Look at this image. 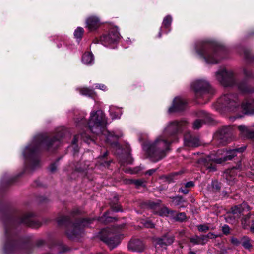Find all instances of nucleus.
Returning <instances> with one entry per match:
<instances>
[{
    "label": "nucleus",
    "mask_w": 254,
    "mask_h": 254,
    "mask_svg": "<svg viewBox=\"0 0 254 254\" xmlns=\"http://www.w3.org/2000/svg\"><path fill=\"white\" fill-rule=\"evenodd\" d=\"M187 125L188 122L185 119L169 122L161 136L157 138L154 142L146 140L142 144L146 157L154 162L164 157L167 151L169 149L170 144L173 141L168 138L181 133L186 129Z\"/></svg>",
    "instance_id": "obj_1"
},
{
    "label": "nucleus",
    "mask_w": 254,
    "mask_h": 254,
    "mask_svg": "<svg viewBox=\"0 0 254 254\" xmlns=\"http://www.w3.org/2000/svg\"><path fill=\"white\" fill-rule=\"evenodd\" d=\"M75 122L77 126L79 127L83 125L85 127L89 128L93 133L97 135L100 134L105 135L107 142L111 143L113 147L120 148V146L117 140L122 136V134L121 133L117 134L114 132H110L106 131L107 119L102 111L98 110L96 112H91L88 123L83 118L80 120H77Z\"/></svg>",
    "instance_id": "obj_2"
},
{
    "label": "nucleus",
    "mask_w": 254,
    "mask_h": 254,
    "mask_svg": "<svg viewBox=\"0 0 254 254\" xmlns=\"http://www.w3.org/2000/svg\"><path fill=\"white\" fill-rule=\"evenodd\" d=\"M59 143V139L54 138L49 141L46 136L39 134L34 138L31 144L26 146L23 151L22 154L25 163L31 170H33L40 166V160L38 155V151L42 145L49 149L51 146L57 147Z\"/></svg>",
    "instance_id": "obj_3"
},
{
    "label": "nucleus",
    "mask_w": 254,
    "mask_h": 254,
    "mask_svg": "<svg viewBox=\"0 0 254 254\" xmlns=\"http://www.w3.org/2000/svg\"><path fill=\"white\" fill-rule=\"evenodd\" d=\"M223 48L215 44L200 42L195 47L196 52L208 64L217 63L221 57Z\"/></svg>",
    "instance_id": "obj_4"
},
{
    "label": "nucleus",
    "mask_w": 254,
    "mask_h": 254,
    "mask_svg": "<svg viewBox=\"0 0 254 254\" xmlns=\"http://www.w3.org/2000/svg\"><path fill=\"white\" fill-rule=\"evenodd\" d=\"M246 149V147L229 150H218L216 154H211L201 160L202 164L210 171L216 170L214 164H221L224 161L232 159L236 156L237 152H243Z\"/></svg>",
    "instance_id": "obj_5"
},
{
    "label": "nucleus",
    "mask_w": 254,
    "mask_h": 254,
    "mask_svg": "<svg viewBox=\"0 0 254 254\" xmlns=\"http://www.w3.org/2000/svg\"><path fill=\"white\" fill-rule=\"evenodd\" d=\"M100 237L101 240L106 243L111 249L116 247L120 243L121 236L110 228L102 230Z\"/></svg>",
    "instance_id": "obj_6"
},
{
    "label": "nucleus",
    "mask_w": 254,
    "mask_h": 254,
    "mask_svg": "<svg viewBox=\"0 0 254 254\" xmlns=\"http://www.w3.org/2000/svg\"><path fill=\"white\" fill-rule=\"evenodd\" d=\"M217 104L218 107L227 108L232 111L239 107V105L238 97L234 94L224 95L218 100Z\"/></svg>",
    "instance_id": "obj_7"
},
{
    "label": "nucleus",
    "mask_w": 254,
    "mask_h": 254,
    "mask_svg": "<svg viewBox=\"0 0 254 254\" xmlns=\"http://www.w3.org/2000/svg\"><path fill=\"white\" fill-rule=\"evenodd\" d=\"M216 77L219 82L224 86H232L235 82L233 71L227 70L225 68L218 70L216 72Z\"/></svg>",
    "instance_id": "obj_8"
},
{
    "label": "nucleus",
    "mask_w": 254,
    "mask_h": 254,
    "mask_svg": "<svg viewBox=\"0 0 254 254\" xmlns=\"http://www.w3.org/2000/svg\"><path fill=\"white\" fill-rule=\"evenodd\" d=\"M91 223L90 219H84L75 223H69L67 227L66 234L68 237H76L85 227H88Z\"/></svg>",
    "instance_id": "obj_9"
},
{
    "label": "nucleus",
    "mask_w": 254,
    "mask_h": 254,
    "mask_svg": "<svg viewBox=\"0 0 254 254\" xmlns=\"http://www.w3.org/2000/svg\"><path fill=\"white\" fill-rule=\"evenodd\" d=\"M249 206L246 203L236 206L232 208V211L228 212L225 217L226 221L229 223H233L240 217L242 212L245 209L249 210Z\"/></svg>",
    "instance_id": "obj_10"
},
{
    "label": "nucleus",
    "mask_w": 254,
    "mask_h": 254,
    "mask_svg": "<svg viewBox=\"0 0 254 254\" xmlns=\"http://www.w3.org/2000/svg\"><path fill=\"white\" fill-rule=\"evenodd\" d=\"M197 96L203 97L209 94L210 87L209 83L204 80H196L191 84Z\"/></svg>",
    "instance_id": "obj_11"
},
{
    "label": "nucleus",
    "mask_w": 254,
    "mask_h": 254,
    "mask_svg": "<svg viewBox=\"0 0 254 254\" xmlns=\"http://www.w3.org/2000/svg\"><path fill=\"white\" fill-rule=\"evenodd\" d=\"M120 38L118 28L115 27L111 29L108 35L102 36L100 40L102 45L106 47H109L112 44L116 43Z\"/></svg>",
    "instance_id": "obj_12"
},
{
    "label": "nucleus",
    "mask_w": 254,
    "mask_h": 254,
    "mask_svg": "<svg viewBox=\"0 0 254 254\" xmlns=\"http://www.w3.org/2000/svg\"><path fill=\"white\" fill-rule=\"evenodd\" d=\"M186 103L184 98L176 97L174 99L172 106L169 108L168 112L171 113L182 111L185 109Z\"/></svg>",
    "instance_id": "obj_13"
},
{
    "label": "nucleus",
    "mask_w": 254,
    "mask_h": 254,
    "mask_svg": "<svg viewBox=\"0 0 254 254\" xmlns=\"http://www.w3.org/2000/svg\"><path fill=\"white\" fill-rule=\"evenodd\" d=\"M184 144L189 147H197L200 145V142L198 137L187 132L184 134Z\"/></svg>",
    "instance_id": "obj_14"
},
{
    "label": "nucleus",
    "mask_w": 254,
    "mask_h": 254,
    "mask_svg": "<svg viewBox=\"0 0 254 254\" xmlns=\"http://www.w3.org/2000/svg\"><path fill=\"white\" fill-rule=\"evenodd\" d=\"M174 237L172 235L167 234L161 238H157L154 240L156 247L160 246L162 247L171 244L174 242Z\"/></svg>",
    "instance_id": "obj_15"
},
{
    "label": "nucleus",
    "mask_w": 254,
    "mask_h": 254,
    "mask_svg": "<svg viewBox=\"0 0 254 254\" xmlns=\"http://www.w3.org/2000/svg\"><path fill=\"white\" fill-rule=\"evenodd\" d=\"M128 248L129 250L133 252H142L144 249V245L140 240L133 239L129 242Z\"/></svg>",
    "instance_id": "obj_16"
},
{
    "label": "nucleus",
    "mask_w": 254,
    "mask_h": 254,
    "mask_svg": "<svg viewBox=\"0 0 254 254\" xmlns=\"http://www.w3.org/2000/svg\"><path fill=\"white\" fill-rule=\"evenodd\" d=\"M100 25L99 19L95 16H90L86 20V26L90 31L97 29Z\"/></svg>",
    "instance_id": "obj_17"
},
{
    "label": "nucleus",
    "mask_w": 254,
    "mask_h": 254,
    "mask_svg": "<svg viewBox=\"0 0 254 254\" xmlns=\"http://www.w3.org/2000/svg\"><path fill=\"white\" fill-rule=\"evenodd\" d=\"M241 108L246 114L254 113V99H249L244 102L241 105Z\"/></svg>",
    "instance_id": "obj_18"
},
{
    "label": "nucleus",
    "mask_w": 254,
    "mask_h": 254,
    "mask_svg": "<svg viewBox=\"0 0 254 254\" xmlns=\"http://www.w3.org/2000/svg\"><path fill=\"white\" fill-rule=\"evenodd\" d=\"M231 131L229 127H223L220 130L219 134L217 135V136H218L220 139L226 142L228 141V138L231 136Z\"/></svg>",
    "instance_id": "obj_19"
},
{
    "label": "nucleus",
    "mask_w": 254,
    "mask_h": 254,
    "mask_svg": "<svg viewBox=\"0 0 254 254\" xmlns=\"http://www.w3.org/2000/svg\"><path fill=\"white\" fill-rule=\"evenodd\" d=\"M238 129L244 137L250 138H254V131H251L247 127L240 125L238 127Z\"/></svg>",
    "instance_id": "obj_20"
},
{
    "label": "nucleus",
    "mask_w": 254,
    "mask_h": 254,
    "mask_svg": "<svg viewBox=\"0 0 254 254\" xmlns=\"http://www.w3.org/2000/svg\"><path fill=\"white\" fill-rule=\"evenodd\" d=\"M82 61L84 64L91 65L94 62L93 54L90 52L85 53L82 56Z\"/></svg>",
    "instance_id": "obj_21"
},
{
    "label": "nucleus",
    "mask_w": 254,
    "mask_h": 254,
    "mask_svg": "<svg viewBox=\"0 0 254 254\" xmlns=\"http://www.w3.org/2000/svg\"><path fill=\"white\" fill-rule=\"evenodd\" d=\"M109 111L112 119L120 118L122 114L120 108L113 106L110 107Z\"/></svg>",
    "instance_id": "obj_22"
},
{
    "label": "nucleus",
    "mask_w": 254,
    "mask_h": 254,
    "mask_svg": "<svg viewBox=\"0 0 254 254\" xmlns=\"http://www.w3.org/2000/svg\"><path fill=\"white\" fill-rule=\"evenodd\" d=\"M239 89L244 93L254 92V90L250 88L248 83L246 82H243L238 85Z\"/></svg>",
    "instance_id": "obj_23"
},
{
    "label": "nucleus",
    "mask_w": 254,
    "mask_h": 254,
    "mask_svg": "<svg viewBox=\"0 0 254 254\" xmlns=\"http://www.w3.org/2000/svg\"><path fill=\"white\" fill-rule=\"evenodd\" d=\"M33 214L32 213H27L25 214L20 220V222L24 223L27 225L30 226L32 223V217Z\"/></svg>",
    "instance_id": "obj_24"
},
{
    "label": "nucleus",
    "mask_w": 254,
    "mask_h": 254,
    "mask_svg": "<svg viewBox=\"0 0 254 254\" xmlns=\"http://www.w3.org/2000/svg\"><path fill=\"white\" fill-rule=\"evenodd\" d=\"M81 94L89 97H93L95 92L93 90L87 88H82L80 89Z\"/></svg>",
    "instance_id": "obj_25"
},
{
    "label": "nucleus",
    "mask_w": 254,
    "mask_h": 254,
    "mask_svg": "<svg viewBox=\"0 0 254 254\" xmlns=\"http://www.w3.org/2000/svg\"><path fill=\"white\" fill-rule=\"evenodd\" d=\"M172 18L170 15H167L164 17L163 22L162 26L165 28H169L171 24Z\"/></svg>",
    "instance_id": "obj_26"
},
{
    "label": "nucleus",
    "mask_w": 254,
    "mask_h": 254,
    "mask_svg": "<svg viewBox=\"0 0 254 254\" xmlns=\"http://www.w3.org/2000/svg\"><path fill=\"white\" fill-rule=\"evenodd\" d=\"M173 213V211L165 207L162 208L159 212L160 215L162 216H172Z\"/></svg>",
    "instance_id": "obj_27"
},
{
    "label": "nucleus",
    "mask_w": 254,
    "mask_h": 254,
    "mask_svg": "<svg viewBox=\"0 0 254 254\" xmlns=\"http://www.w3.org/2000/svg\"><path fill=\"white\" fill-rule=\"evenodd\" d=\"M84 32V30L83 28L80 27H77L74 32V36L75 38L80 39L82 38Z\"/></svg>",
    "instance_id": "obj_28"
},
{
    "label": "nucleus",
    "mask_w": 254,
    "mask_h": 254,
    "mask_svg": "<svg viewBox=\"0 0 254 254\" xmlns=\"http://www.w3.org/2000/svg\"><path fill=\"white\" fill-rule=\"evenodd\" d=\"M80 136L82 138H83V137H84L85 135L84 134L82 133L81 135H77L75 136L74 139L72 141V145L73 146L76 145V143L78 141V138H79V136ZM73 147L74 148L75 152H78V150L77 146H75V147L73 146Z\"/></svg>",
    "instance_id": "obj_29"
},
{
    "label": "nucleus",
    "mask_w": 254,
    "mask_h": 254,
    "mask_svg": "<svg viewBox=\"0 0 254 254\" xmlns=\"http://www.w3.org/2000/svg\"><path fill=\"white\" fill-rule=\"evenodd\" d=\"M184 202V200L182 197L176 196L173 198L172 203L176 206L180 205Z\"/></svg>",
    "instance_id": "obj_30"
},
{
    "label": "nucleus",
    "mask_w": 254,
    "mask_h": 254,
    "mask_svg": "<svg viewBox=\"0 0 254 254\" xmlns=\"http://www.w3.org/2000/svg\"><path fill=\"white\" fill-rule=\"evenodd\" d=\"M202 124L203 122L201 120H197L193 123V128L195 129H198L201 127Z\"/></svg>",
    "instance_id": "obj_31"
},
{
    "label": "nucleus",
    "mask_w": 254,
    "mask_h": 254,
    "mask_svg": "<svg viewBox=\"0 0 254 254\" xmlns=\"http://www.w3.org/2000/svg\"><path fill=\"white\" fill-rule=\"evenodd\" d=\"M174 218L177 221H182L185 219L186 215L184 213H180L177 214Z\"/></svg>",
    "instance_id": "obj_32"
},
{
    "label": "nucleus",
    "mask_w": 254,
    "mask_h": 254,
    "mask_svg": "<svg viewBox=\"0 0 254 254\" xmlns=\"http://www.w3.org/2000/svg\"><path fill=\"white\" fill-rule=\"evenodd\" d=\"M251 214H249L247 215L243 219L242 224L243 227L245 228L249 224V222H248V220L250 218Z\"/></svg>",
    "instance_id": "obj_33"
},
{
    "label": "nucleus",
    "mask_w": 254,
    "mask_h": 254,
    "mask_svg": "<svg viewBox=\"0 0 254 254\" xmlns=\"http://www.w3.org/2000/svg\"><path fill=\"white\" fill-rule=\"evenodd\" d=\"M190 241L195 244H201L200 237L196 236L190 238Z\"/></svg>",
    "instance_id": "obj_34"
},
{
    "label": "nucleus",
    "mask_w": 254,
    "mask_h": 254,
    "mask_svg": "<svg viewBox=\"0 0 254 254\" xmlns=\"http://www.w3.org/2000/svg\"><path fill=\"white\" fill-rule=\"evenodd\" d=\"M198 229L199 231L206 232L209 229V227L206 225H199L197 226Z\"/></svg>",
    "instance_id": "obj_35"
},
{
    "label": "nucleus",
    "mask_w": 254,
    "mask_h": 254,
    "mask_svg": "<svg viewBox=\"0 0 254 254\" xmlns=\"http://www.w3.org/2000/svg\"><path fill=\"white\" fill-rule=\"evenodd\" d=\"M129 183L135 184L137 187L142 186L143 182L141 180H130Z\"/></svg>",
    "instance_id": "obj_36"
},
{
    "label": "nucleus",
    "mask_w": 254,
    "mask_h": 254,
    "mask_svg": "<svg viewBox=\"0 0 254 254\" xmlns=\"http://www.w3.org/2000/svg\"><path fill=\"white\" fill-rule=\"evenodd\" d=\"M95 88L99 89L103 91H105L107 90V87L104 84H96L95 85Z\"/></svg>",
    "instance_id": "obj_37"
},
{
    "label": "nucleus",
    "mask_w": 254,
    "mask_h": 254,
    "mask_svg": "<svg viewBox=\"0 0 254 254\" xmlns=\"http://www.w3.org/2000/svg\"><path fill=\"white\" fill-rule=\"evenodd\" d=\"M216 237V236L212 233H209L207 235L203 236V238L206 239H208L209 238L212 239V238H214Z\"/></svg>",
    "instance_id": "obj_38"
},
{
    "label": "nucleus",
    "mask_w": 254,
    "mask_h": 254,
    "mask_svg": "<svg viewBox=\"0 0 254 254\" xmlns=\"http://www.w3.org/2000/svg\"><path fill=\"white\" fill-rule=\"evenodd\" d=\"M143 224L147 228H153L154 227V224L150 221H146Z\"/></svg>",
    "instance_id": "obj_39"
},
{
    "label": "nucleus",
    "mask_w": 254,
    "mask_h": 254,
    "mask_svg": "<svg viewBox=\"0 0 254 254\" xmlns=\"http://www.w3.org/2000/svg\"><path fill=\"white\" fill-rule=\"evenodd\" d=\"M242 245L246 249H249L251 246V244L248 240L243 242Z\"/></svg>",
    "instance_id": "obj_40"
},
{
    "label": "nucleus",
    "mask_w": 254,
    "mask_h": 254,
    "mask_svg": "<svg viewBox=\"0 0 254 254\" xmlns=\"http://www.w3.org/2000/svg\"><path fill=\"white\" fill-rule=\"evenodd\" d=\"M222 230L224 233L227 234L229 233L230 228L228 225H225L224 226H223Z\"/></svg>",
    "instance_id": "obj_41"
},
{
    "label": "nucleus",
    "mask_w": 254,
    "mask_h": 254,
    "mask_svg": "<svg viewBox=\"0 0 254 254\" xmlns=\"http://www.w3.org/2000/svg\"><path fill=\"white\" fill-rule=\"evenodd\" d=\"M57 165L56 163H53V164H52L50 167H49V170L51 172H54L56 169H57Z\"/></svg>",
    "instance_id": "obj_42"
},
{
    "label": "nucleus",
    "mask_w": 254,
    "mask_h": 254,
    "mask_svg": "<svg viewBox=\"0 0 254 254\" xmlns=\"http://www.w3.org/2000/svg\"><path fill=\"white\" fill-rule=\"evenodd\" d=\"M185 186L186 188L193 187L194 186V183L192 181L188 182L185 184Z\"/></svg>",
    "instance_id": "obj_43"
},
{
    "label": "nucleus",
    "mask_w": 254,
    "mask_h": 254,
    "mask_svg": "<svg viewBox=\"0 0 254 254\" xmlns=\"http://www.w3.org/2000/svg\"><path fill=\"white\" fill-rule=\"evenodd\" d=\"M179 191L181 192L184 194H187L189 192V190L187 189L180 188L179 189Z\"/></svg>",
    "instance_id": "obj_44"
},
{
    "label": "nucleus",
    "mask_w": 254,
    "mask_h": 254,
    "mask_svg": "<svg viewBox=\"0 0 254 254\" xmlns=\"http://www.w3.org/2000/svg\"><path fill=\"white\" fill-rule=\"evenodd\" d=\"M156 170L155 169H150L146 172V174L148 175H151L153 173H154L156 171Z\"/></svg>",
    "instance_id": "obj_45"
},
{
    "label": "nucleus",
    "mask_w": 254,
    "mask_h": 254,
    "mask_svg": "<svg viewBox=\"0 0 254 254\" xmlns=\"http://www.w3.org/2000/svg\"><path fill=\"white\" fill-rule=\"evenodd\" d=\"M201 238V242L202 243V244H204L205 242H206L208 241V239H206L203 238V236L202 237H200Z\"/></svg>",
    "instance_id": "obj_46"
},
{
    "label": "nucleus",
    "mask_w": 254,
    "mask_h": 254,
    "mask_svg": "<svg viewBox=\"0 0 254 254\" xmlns=\"http://www.w3.org/2000/svg\"><path fill=\"white\" fill-rule=\"evenodd\" d=\"M132 162V159L130 158L129 160L127 161V163L131 164Z\"/></svg>",
    "instance_id": "obj_47"
},
{
    "label": "nucleus",
    "mask_w": 254,
    "mask_h": 254,
    "mask_svg": "<svg viewBox=\"0 0 254 254\" xmlns=\"http://www.w3.org/2000/svg\"><path fill=\"white\" fill-rule=\"evenodd\" d=\"M161 31L159 32V34H158V37H161Z\"/></svg>",
    "instance_id": "obj_48"
},
{
    "label": "nucleus",
    "mask_w": 254,
    "mask_h": 254,
    "mask_svg": "<svg viewBox=\"0 0 254 254\" xmlns=\"http://www.w3.org/2000/svg\"><path fill=\"white\" fill-rule=\"evenodd\" d=\"M107 154H108V152H106L105 153H104V157H105L107 155Z\"/></svg>",
    "instance_id": "obj_49"
},
{
    "label": "nucleus",
    "mask_w": 254,
    "mask_h": 254,
    "mask_svg": "<svg viewBox=\"0 0 254 254\" xmlns=\"http://www.w3.org/2000/svg\"><path fill=\"white\" fill-rule=\"evenodd\" d=\"M236 241H237V240H235V239H232V242H233V243H236Z\"/></svg>",
    "instance_id": "obj_50"
},
{
    "label": "nucleus",
    "mask_w": 254,
    "mask_h": 254,
    "mask_svg": "<svg viewBox=\"0 0 254 254\" xmlns=\"http://www.w3.org/2000/svg\"><path fill=\"white\" fill-rule=\"evenodd\" d=\"M188 254H195V253L193 252H190Z\"/></svg>",
    "instance_id": "obj_51"
},
{
    "label": "nucleus",
    "mask_w": 254,
    "mask_h": 254,
    "mask_svg": "<svg viewBox=\"0 0 254 254\" xmlns=\"http://www.w3.org/2000/svg\"><path fill=\"white\" fill-rule=\"evenodd\" d=\"M67 219V218H66V217H64L62 218V221H63V220H65V219Z\"/></svg>",
    "instance_id": "obj_52"
},
{
    "label": "nucleus",
    "mask_w": 254,
    "mask_h": 254,
    "mask_svg": "<svg viewBox=\"0 0 254 254\" xmlns=\"http://www.w3.org/2000/svg\"><path fill=\"white\" fill-rule=\"evenodd\" d=\"M7 247H8V246H7V244H6V245H5V247H4V249H5V250H6V249H7Z\"/></svg>",
    "instance_id": "obj_53"
},
{
    "label": "nucleus",
    "mask_w": 254,
    "mask_h": 254,
    "mask_svg": "<svg viewBox=\"0 0 254 254\" xmlns=\"http://www.w3.org/2000/svg\"><path fill=\"white\" fill-rule=\"evenodd\" d=\"M216 188L217 189H220V187L218 186H217V185L216 186Z\"/></svg>",
    "instance_id": "obj_54"
},
{
    "label": "nucleus",
    "mask_w": 254,
    "mask_h": 254,
    "mask_svg": "<svg viewBox=\"0 0 254 254\" xmlns=\"http://www.w3.org/2000/svg\"><path fill=\"white\" fill-rule=\"evenodd\" d=\"M139 141H141L142 140H143V138H142L141 137H139Z\"/></svg>",
    "instance_id": "obj_55"
},
{
    "label": "nucleus",
    "mask_w": 254,
    "mask_h": 254,
    "mask_svg": "<svg viewBox=\"0 0 254 254\" xmlns=\"http://www.w3.org/2000/svg\"><path fill=\"white\" fill-rule=\"evenodd\" d=\"M115 210L116 211H119V210H118V209H115Z\"/></svg>",
    "instance_id": "obj_56"
},
{
    "label": "nucleus",
    "mask_w": 254,
    "mask_h": 254,
    "mask_svg": "<svg viewBox=\"0 0 254 254\" xmlns=\"http://www.w3.org/2000/svg\"><path fill=\"white\" fill-rule=\"evenodd\" d=\"M58 223H59V224H60V223H61V222H60V220L58 221Z\"/></svg>",
    "instance_id": "obj_57"
}]
</instances>
